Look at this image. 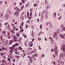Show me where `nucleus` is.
Returning <instances> with one entry per match:
<instances>
[{"mask_svg": "<svg viewBox=\"0 0 65 65\" xmlns=\"http://www.w3.org/2000/svg\"><path fill=\"white\" fill-rule=\"evenodd\" d=\"M23 55L24 56H26V54H25V53H23Z\"/></svg>", "mask_w": 65, "mask_h": 65, "instance_id": "obj_53", "label": "nucleus"}, {"mask_svg": "<svg viewBox=\"0 0 65 65\" xmlns=\"http://www.w3.org/2000/svg\"><path fill=\"white\" fill-rule=\"evenodd\" d=\"M47 13H46L45 14V18H47Z\"/></svg>", "mask_w": 65, "mask_h": 65, "instance_id": "obj_23", "label": "nucleus"}, {"mask_svg": "<svg viewBox=\"0 0 65 65\" xmlns=\"http://www.w3.org/2000/svg\"><path fill=\"white\" fill-rule=\"evenodd\" d=\"M10 32H12V33H14V31L13 30H11V29H10Z\"/></svg>", "mask_w": 65, "mask_h": 65, "instance_id": "obj_9", "label": "nucleus"}, {"mask_svg": "<svg viewBox=\"0 0 65 65\" xmlns=\"http://www.w3.org/2000/svg\"><path fill=\"white\" fill-rule=\"evenodd\" d=\"M16 35L17 36V37H19V36H20V34L18 33H17L16 34Z\"/></svg>", "mask_w": 65, "mask_h": 65, "instance_id": "obj_13", "label": "nucleus"}, {"mask_svg": "<svg viewBox=\"0 0 65 65\" xmlns=\"http://www.w3.org/2000/svg\"><path fill=\"white\" fill-rule=\"evenodd\" d=\"M65 45H63L62 46V47L61 48V49L63 50V51H65Z\"/></svg>", "mask_w": 65, "mask_h": 65, "instance_id": "obj_3", "label": "nucleus"}, {"mask_svg": "<svg viewBox=\"0 0 65 65\" xmlns=\"http://www.w3.org/2000/svg\"><path fill=\"white\" fill-rule=\"evenodd\" d=\"M39 19L38 18L37 19V21L38 22H39Z\"/></svg>", "mask_w": 65, "mask_h": 65, "instance_id": "obj_45", "label": "nucleus"}, {"mask_svg": "<svg viewBox=\"0 0 65 65\" xmlns=\"http://www.w3.org/2000/svg\"><path fill=\"white\" fill-rule=\"evenodd\" d=\"M28 25H26V28H28Z\"/></svg>", "mask_w": 65, "mask_h": 65, "instance_id": "obj_51", "label": "nucleus"}, {"mask_svg": "<svg viewBox=\"0 0 65 65\" xmlns=\"http://www.w3.org/2000/svg\"><path fill=\"white\" fill-rule=\"evenodd\" d=\"M2 50L3 51H4V50H6V48H5V47H2Z\"/></svg>", "mask_w": 65, "mask_h": 65, "instance_id": "obj_24", "label": "nucleus"}, {"mask_svg": "<svg viewBox=\"0 0 65 65\" xmlns=\"http://www.w3.org/2000/svg\"><path fill=\"white\" fill-rule=\"evenodd\" d=\"M45 4H48V2H47V0H46V1H45Z\"/></svg>", "mask_w": 65, "mask_h": 65, "instance_id": "obj_17", "label": "nucleus"}, {"mask_svg": "<svg viewBox=\"0 0 65 65\" xmlns=\"http://www.w3.org/2000/svg\"><path fill=\"white\" fill-rule=\"evenodd\" d=\"M45 41H47V39L46 38H45Z\"/></svg>", "mask_w": 65, "mask_h": 65, "instance_id": "obj_62", "label": "nucleus"}, {"mask_svg": "<svg viewBox=\"0 0 65 65\" xmlns=\"http://www.w3.org/2000/svg\"><path fill=\"white\" fill-rule=\"evenodd\" d=\"M4 55V54L3 53H2L1 54H0L1 56H3V55Z\"/></svg>", "mask_w": 65, "mask_h": 65, "instance_id": "obj_37", "label": "nucleus"}, {"mask_svg": "<svg viewBox=\"0 0 65 65\" xmlns=\"http://www.w3.org/2000/svg\"><path fill=\"white\" fill-rule=\"evenodd\" d=\"M29 60H30V62H32V60L31 59H29Z\"/></svg>", "mask_w": 65, "mask_h": 65, "instance_id": "obj_52", "label": "nucleus"}, {"mask_svg": "<svg viewBox=\"0 0 65 65\" xmlns=\"http://www.w3.org/2000/svg\"><path fill=\"white\" fill-rule=\"evenodd\" d=\"M29 6V3H28L27 4H26L25 5L26 7H28Z\"/></svg>", "mask_w": 65, "mask_h": 65, "instance_id": "obj_26", "label": "nucleus"}, {"mask_svg": "<svg viewBox=\"0 0 65 65\" xmlns=\"http://www.w3.org/2000/svg\"><path fill=\"white\" fill-rule=\"evenodd\" d=\"M5 32H6L5 31H3L2 33L3 34H4L5 33Z\"/></svg>", "mask_w": 65, "mask_h": 65, "instance_id": "obj_25", "label": "nucleus"}, {"mask_svg": "<svg viewBox=\"0 0 65 65\" xmlns=\"http://www.w3.org/2000/svg\"><path fill=\"white\" fill-rule=\"evenodd\" d=\"M2 62H5V60L4 59L3 61H2Z\"/></svg>", "mask_w": 65, "mask_h": 65, "instance_id": "obj_50", "label": "nucleus"}, {"mask_svg": "<svg viewBox=\"0 0 65 65\" xmlns=\"http://www.w3.org/2000/svg\"><path fill=\"white\" fill-rule=\"evenodd\" d=\"M24 36L25 38H27V35H25V36Z\"/></svg>", "mask_w": 65, "mask_h": 65, "instance_id": "obj_48", "label": "nucleus"}, {"mask_svg": "<svg viewBox=\"0 0 65 65\" xmlns=\"http://www.w3.org/2000/svg\"><path fill=\"white\" fill-rule=\"evenodd\" d=\"M41 34V33L40 32H39L38 34L39 36V35H40Z\"/></svg>", "mask_w": 65, "mask_h": 65, "instance_id": "obj_41", "label": "nucleus"}, {"mask_svg": "<svg viewBox=\"0 0 65 65\" xmlns=\"http://www.w3.org/2000/svg\"><path fill=\"white\" fill-rule=\"evenodd\" d=\"M57 47H55V48L54 49V50H55V55L57 56L58 55V51L57 50Z\"/></svg>", "mask_w": 65, "mask_h": 65, "instance_id": "obj_2", "label": "nucleus"}, {"mask_svg": "<svg viewBox=\"0 0 65 65\" xmlns=\"http://www.w3.org/2000/svg\"><path fill=\"white\" fill-rule=\"evenodd\" d=\"M61 37L63 39H64V36L63 35H61Z\"/></svg>", "mask_w": 65, "mask_h": 65, "instance_id": "obj_18", "label": "nucleus"}, {"mask_svg": "<svg viewBox=\"0 0 65 65\" xmlns=\"http://www.w3.org/2000/svg\"><path fill=\"white\" fill-rule=\"evenodd\" d=\"M27 58H30V59H31V57L30 56H28Z\"/></svg>", "mask_w": 65, "mask_h": 65, "instance_id": "obj_47", "label": "nucleus"}, {"mask_svg": "<svg viewBox=\"0 0 65 65\" xmlns=\"http://www.w3.org/2000/svg\"><path fill=\"white\" fill-rule=\"evenodd\" d=\"M19 45V44L18 43H17L16 44H14V45L15 46H18Z\"/></svg>", "mask_w": 65, "mask_h": 65, "instance_id": "obj_20", "label": "nucleus"}, {"mask_svg": "<svg viewBox=\"0 0 65 65\" xmlns=\"http://www.w3.org/2000/svg\"><path fill=\"white\" fill-rule=\"evenodd\" d=\"M38 47H39V50H41V47H40V46H39V45H38Z\"/></svg>", "mask_w": 65, "mask_h": 65, "instance_id": "obj_32", "label": "nucleus"}, {"mask_svg": "<svg viewBox=\"0 0 65 65\" xmlns=\"http://www.w3.org/2000/svg\"><path fill=\"white\" fill-rule=\"evenodd\" d=\"M35 39H33L32 40V41H34V40Z\"/></svg>", "mask_w": 65, "mask_h": 65, "instance_id": "obj_63", "label": "nucleus"}, {"mask_svg": "<svg viewBox=\"0 0 65 65\" xmlns=\"http://www.w3.org/2000/svg\"><path fill=\"white\" fill-rule=\"evenodd\" d=\"M13 38L14 39H15V41H14V42H17V41L16 40V39H17V37L14 36L13 37Z\"/></svg>", "mask_w": 65, "mask_h": 65, "instance_id": "obj_10", "label": "nucleus"}, {"mask_svg": "<svg viewBox=\"0 0 65 65\" xmlns=\"http://www.w3.org/2000/svg\"><path fill=\"white\" fill-rule=\"evenodd\" d=\"M49 7H50L49 6H47L46 7V8L47 9H48V8H49Z\"/></svg>", "mask_w": 65, "mask_h": 65, "instance_id": "obj_30", "label": "nucleus"}, {"mask_svg": "<svg viewBox=\"0 0 65 65\" xmlns=\"http://www.w3.org/2000/svg\"><path fill=\"white\" fill-rule=\"evenodd\" d=\"M21 32H23L24 31V29H23L22 28L21 29V30L20 31Z\"/></svg>", "mask_w": 65, "mask_h": 65, "instance_id": "obj_27", "label": "nucleus"}, {"mask_svg": "<svg viewBox=\"0 0 65 65\" xmlns=\"http://www.w3.org/2000/svg\"><path fill=\"white\" fill-rule=\"evenodd\" d=\"M45 56V55L44 54H42V57H44Z\"/></svg>", "mask_w": 65, "mask_h": 65, "instance_id": "obj_34", "label": "nucleus"}, {"mask_svg": "<svg viewBox=\"0 0 65 65\" xmlns=\"http://www.w3.org/2000/svg\"><path fill=\"white\" fill-rule=\"evenodd\" d=\"M49 38L50 39H52V37H49Z\"/></svg>", "mask_w": 65, "mask_h": 65, "instance_id": "obj_57", "label": "nucleus"}, {"mask_svg": "<svg viewBox=\"0 0 65 65\" xmlns=\"http://www.w3.org/2000/svg\"><path fill=\"white\" fill-rule=\"evenodd\" d=\"M7 23H4V26H6V25H7Z\"/></svg>", "mask_w": 65, "mask_h": 65, "instance_id": "obj_33", "label": "nucleus"}, {"mask_svg": "<svg viewBox=\"0 0 65 65\" xmlns=\"http://www.w3.org/2000/svg\"><path fill=\"white\" fill-rule=\"evenodd\" d=\"M11 25H12V26H14V24H12V23H11Z\"/></svg>", "mask_w": 65, "mask_h": 65, "instance_id": "obj_60", "label": "nucleus"}, {"mask_svg": "<svg viewBox=\"0 0 65 65\" xmlns=\"http://www.w3.org/2000/svg\"><path fill=\"white\" fill-rule=\"evenodd\" d=\"M40 28L41 29H42V25H41V24L40 25Z\"/></svg>", "mask_w": 65, "mask_h": 65, "instance_id": "obj_35", "label": "nucleus"}, {"mask_svg": "<svg viewBox=\"0 0 65 65\" xmlns=\"http://www.w3.org/2000/svg\"><path fill=\"white\" fill-rule=\"evenodd\" d=\"M15 54H19V53H18L17 52V50L15 49Z\"/></svg>", "mask_w": 65, "mask_h": 65, "instance_id": "obj_11", "label": "nucleus"}, {"mask_svg": "<svg viewBox=\"0 0 65 65\" xmlns=\"http://www.w3.org/2000/svg\"><path fill=\"white\" fill-rule=\"evenodd\" d=\"M46 24L47 25H48V22H47L46 23Z\"/></svg>", "mask_w": 65, "mask_h": 65, "instance_id": "obj_43", "label": "nucleus"}, {"mask_svg": "<svg viewBox=\"0 0 65 65\" xmlns=\"http://www.w3.org/2000/svg\"><path fill=\"white\" fill-rule=\"evenodd\" d=\"M13 27L15 29V26H13Z\"/></svg>", "mask_w": 65, "mask_h": 65, "instance_id": "obj_64", "label": "nucleus"}, {"mask_svg": "<svg viewBox=\"0 0 65 65\" xmlns=\"http://www.w3.org/2000/svg\"><path fill=\"white\" fill-rule=\"evenodd\" d=\"M14 40H10L9 41V44H11L12 43V42H14Z\"/></svg>", "mask_w": 65, "mask_h": 65, "instance_id": "obj_6", "label": "nucleus"}, {"mask_svg": "<svg viewBox=\"0 0 65 65\" xmlns=\"http://www.w3.org/2000/svg\"><path fill=\"white\" fill-rule=\"evenodd\" d=\"M9 29H10V25L9 24L7 25Z\"/></svg>", "mask_w": 65, "mask_h": 65, "instance_id": "obj_22", "label": "nucleus"}, {"mask_svg": "<svg viewBox=\"0 0 65 65\" xmlns=\"http://www.w3.org/2000/svg\"><path fill=\"white\" fill-rule=\"evenodd\" d=\"M27 55H28V56H31V52L30 53H27Z\"/></svg>", "mask_w": 65, "mask_h": 65, "instance_id": "obj_15", "label": "nucleus"}, {"mask_svg": "<svg viewBox=\"0 0 65 65\" xmlns=\"http://www.w3.org/2000/svg\"><path fill=\"white\" fill-rule=\"evenodd\" d=\"M1 16L2 17H3V13L2 12H1Z\"/></svg>", "mask_w": 65, "mask_h": 65, "instance_id": "obj_28", "label": "nucleus"}, {"mask_svg": "<svg viewBox=\"0 0 65 65\" xmlns=\"http://www.w3.org/2000/svg\"><path fill=\"white\" fill-rule=\"evenodd\" d=\"M61 27L62 28H63V24H62L61 25Z\"/></svg>", "mask_w": 65, "mask_h": 65, "instance_id": "obj_58", "label": "nucleus"}, {"mask_svg": "<svg viewBox=\"0 0 65 65\" xmlns=\"http://www.w3.org/2000/svg\"><path fill=\"white\" fill-rule=\"evenodd\" d=\"M30 16H31H31H32V12H30Z\"/></svg>", "mask_w": 65, "mask_h": 65, "instance_id": "obj_21", "label": "nucleus"}, {"mask_svg": "<svg viewBox=\"0 0 65 65\" xmlns=\"http://www.w3.org/2000/svg\"><path fill=\"white\" fill-rule=\"evenodd\" d=\"M23 23L22 22V23H21V25L22 26H23Z\"/></svg>", "mask_w": 65, "mask_h": 65, "instance_id": "obj_44", "label": "nucleus"}, {"mask_svg": "<svg viewBox=\"0 0 65 65\" xmlns=\"http://www.w3.org/2000/svg\"><path fill=\"white\" fill-rule=\"evenodd\" d=\"M8 60L9 61V62H10V58H8Z\"/></svg>", "mask_w": 65, "mask_h": 65, "instance_id": "obj_31", "label": "nucleus"}, {"mask_svg": "<svg viewBox=\"0 0 65 65\" xmlns=\"http://www.w3.org/2000/svg\"><path fill=\"white\" fill-rule=\"evenodd\" d=\"M7 35L8 36V37L9 39H10L11 38L10 36V33H9V32L8 31L7 32Z\"/></svg>", "mask_w": 65, "mask_h": 65, "instance_id": "obj_4", "label": "nucleus"}, {"mask_svg": "<svg viewBox=\"0 0 65 65\" xmlns=\"http://www.w3.org/2000/svg\"><path fill=\"white\" fill-rule=\"evenodd\" d=\"M13 62H15V59H13Z\"/></svg>", "mask_w": 65, "mask_h": 65, "instance_id": "obj_55", "label": "nucleus"}, {"mask_svg": "<svg viewBox=\"0 0 65 65\" xmlns=\"http://www.w3.org/2000/svg\"><path fill=\"white\" fill-rule=\"evenodd\" d=\"M19 50H22V49H22V48H21V47H19Z\"/></svg>", "mask_w": 65, "mask_h": 65, "instance_id": "obj_36", "label": "nucleus"}, {"mask_svg": "<svg viewBox=\"0 0 65 65\" xmlns=\"http://www.w3.org/2000/svg\"><path fill=\"white\" fill-rule=\"evenodd\" d=\"M23 8H24V6H23L21 7V9L22 10H23Z\"/></svg>", "mask_w": 65, "mask_h": 65, "instance_id": "obj_19", "label": "nucleus"}, {"mask_svg": "<svg viewBox=\"0 0 65 65\" xmlns=\"http://www.w3.org/2000/svg\"><path fill=\"white\" fill-rule=\"evenodd\" d=\"M14 46H14V45L12 46V48L10 47V54L9 55V56H11V55L12 54V53H13V48H14Z\"/></svg>", "mask_w": 65, "mask_h": 65, "instance_id": "obj_1", "label": "nucleus"}, {"mask_svg": "<svg viewBox=\"0 0 65 65\" xmlns=\"http://www.w3.org/2000/svg\"><path fill=\"white\" fill-rule=\"evenodd\" d=\"M37 4H36L35 5V7H37Z\"/></svg>", "mask_w": 65, "mask_h": 65, "instance_id": "obj_59", "label": "nucleus"}, {"mask_svg": "<svg viewBox=\"0 0 65 65\" xmlns=\"http://www.w3.org/2000/svg\"><path fill=\"white\" fill-rule=\"evenodd\" d=\"M14 15H16L17 17H19V13L17 12L16 13H14Z\"/></svg>", "mask_w": 65, "mask_h": 65, "instance_id": "obj_5", "label": "nucleus"}, {"mask_svg": "<svg viewBox=\"0 0 65 65\" xmlns=\"http://www.w3.org/2000/svg\"><path fill=\"white\" fill-rule=\"evenodd\" d=\"M16 4L15 3H14L13 4V5H14H14H15Z\"/></svg>", "mask_w": 65, "mask_h": 65, "instance_id": "obj_49", "label": "nucleus"}, {"mask_svg": "<svg viewBox=\"0 0 65 65\" xmlns=\"http://www.w3.org/2000/svg\"><path fill=\"white\" fill-rule=\"evenodd\" d=\"M49 24L50 25L51 28H53V25H52V24L51 23V22H49Z\"/></svg>", "mask_w": 65, "mask_h": 65, "instance_id": "obj_8", "label": "nucleus"}, {"mask_svg": "<svg viewBox=\"0 0 65 65\" xmlns=\"http://www.w3.org/2000/svg\"><path fill=\"white\" fill-rule=\"evenodd\" d=\"M38 40H41V38H39Z\"/></svg>", "mask_w": 65, "mask_h": 65, "instance_id": "obj_61", "label": "nucleus"}, {"mask_svg": "<svg viewBox=\"0 0 65 65\" xmlns=\"http://www.w3.org/2000/svg\"><path fill=\"white\" fill-rule=\"evenodd\" d=\"M18 30H19V29H18L17 28H16L15 29V31H18Z\"/></svg>", "mask_w": 65, "mask_h": 65, "instance_id": "obj_40", "label": "nucleus"}, {"mask_svg": "<svg viewBox=\"0 0 65 65\" xmlns=\"http://www.w3.org/2000/svg\"><path fill=\"white\" fill-rule=\"evenodd\" d=\"M8 41L7 40L5 42V44H7V43H8Z\"/></svg>", "mask_w": 65, "mask_h": 65, "instance_id": "obj_16", "label": "nucleus"}, {"mask_svg": "<svg viewBox=\"0 0 65 65\" xmlns=\"http://www.w3.org/2000/svg\"><path fill=\"white\" fill-rule=\"evenodd\" d=\"M54 17H55V16H56V13L55 12H54Z\"/></svg>", "mask_w": 65, "mask_h": 65, "instance_id": "obj_38", "label": "nucleus"}, {"mask_svg": "<svg viewBox=\"0 0 65 65\" xmlns=\"http://www.w3.org/2000/svg\"><path fill=\"white\" fill-rule=\"evenodd\" d=\"M18 8V7H15L14 8V10H15L16 9H17Z\"/></svg>", "mask_w": 65, "mask_h": 65, "instance_id": "obj_29", "label": "nucleus"}, {"mask_svg": "<svg viewBox=\"0 0 65 65\" xmlns=\"http://www.w3.org/2000/svg\"><path fill=\"white\" fill-rule=\"evenodd\" d=\"M29 45L30 47H32L33 46V42H30L29 43Z\"/></svg>", "mask_w": 65, "mask_h": 65, "instance_id": "obj_7", "label": "nucleus"}, {"mask_svg": "<svg viewBox=\"0 0 65 65\" xmlns=\"http://www.w3.org/2000/svg\"><path fill=\"white\" fill-rule=\"evenodd\" d=\"M30 12H32V9H30Z\"/></svg>", "mask_w": 65, "mask_h": 65, "instance_id": "obj_39", "label": "nucleus"}, {"mask_svg": "<svg viewBox=\"0 0 65 65\" xmlns=\"http://www.w3.org/2000/svg\"><path fill=\"white\" fill-rule=\"evenodd\" d=\"M53 64H54V65H55L56 64V62H54Z\"/></svg>", "mask_w": 65, "mask_h": 65, "instance_id": "obj_54", "label": "nucleus"}, {"mask_svg": "<svg viewBox=\"0 0 65 65\" xmlns=\"http://www.w3.org/2000/svg\"><path fill=\"white\" fill-rule=\"evenodd\" d=\"M5 19H6V18H7V15H5Z\"/></svg>", "mask_w": 65, "mask_h": 65, "instance_id": "obj_42", "label": "nucleus"}, {"mask_svg": "<svg viewBox=\"0 0 65 65\" xmlns=\"http://www.w3.org/2000/svg\"><path fill=\"white\" fill-rule=\"evenodd\" d=\"M61 57H62V58H63V57H64V54H63V53H61Z\"/></svg>", "mask_w": 65, "mask_h": 65, "instance_id": "obj_14", "label": "nucleus"}, {"mask_svg": "<svg viewBox=\"0 0 65 65\" xmlns=\"http://www.w3.org/2000/svg\"><path fill=\"white\" fill-rule=\"evenodd\" d=\"M31 35L33 37H34V33L33 32V31H31Z\"/></svg>", "mask_w": 65, "mask_h": 65, "instance_id": "obj_12", "label": "nucleus"}, {"mask_svg": "<svg viewBox=\"0 0 65 65\" xmlns=\"http://www.w3.org/2000/svg\"><path fill=\"white\" fill-rule=\"evenodd\" d=\"M2 2L1 1L0 2V4H2Z\"/></svg>", "mask_w": 65, "mask_h": 65, "instance_id": "obj_56", "label": "nucleus"}, {"mask_svg": "<svg viewBox=\"0 0 65 65\" xmlns=\"http://www.w3.org/2000/svg\"><path fill=\"white\" fill-rule=\"evenodd\" d=\"M22 3H24V2H25L24 1V0H22Z\"/></svg>", "mask_w": 65, "mask_h": 65, "instance_id": "obj_46", "label": "nucleus"}]
</instances>
